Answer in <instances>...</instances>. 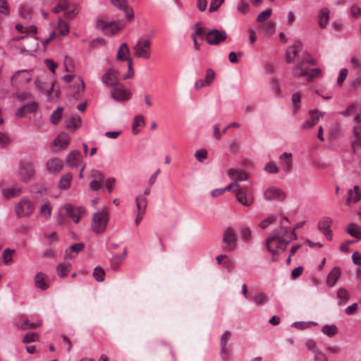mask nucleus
Here are the masks:
<instances>
[{"label":"nucleus","mask_w":361,"mask_h":361,"mask_svg":"<svg viewBox=\"0 0 361 361\" xmlns=\"http://www.w3.org/2000/svg\"><path fill=\"white\" fill-rule=\"evenodd\" d=\"M347 232L353 237L361 239V226L351 223L348 225Z\"/></svg>","instance_id":"38"},{"label":"nucleus","mask_w":361,"mask_h":361,"mask_svg":"<svg viewBox=\"0 0 361 361\" xmlns=\"http://www.w3.org/2000/svg\"><path fill=\"white\" fill-rule=\"evenodd\" d=\"M250 10V5L246 0H240L237 5V11L243 15L246 14Z\"/></svg>","instance_id":"48"},{"label":"nucleus","mask_w":361,"mask_h":361,"mask_svg":"<svg viewBox=\"0 0 361 361\" xmlns=\"http://www.w3.org/2000/svg\"><path fill=\"white\" fill-rule=\"evenodd\" d=\"M81 159V154L78 150H73L68 154L66 161V164L71 167L77 166Z\"/></svg>","instance_id":"28"},{"label":"nucleus","mask_w":361,"mask_h":361,"mask_svg":"<svg viewBox=\"0 0 361 361\" xmlns=\"http://www.w3.org/2000/svg\"><path fill=\"white\" fill-rule=\"evenodd\" d=\"M62 80L69 84L68 92L75 99L81 97L84 92L85 85L83 80L75 75H66Z\"/></svg>","instance_id":"4"},{"label":"nucleus","mask_w":361,"mask_h":361,"mask_svg":"<svg viewBox=\"0 0 361 361\" xmlns=\"http://www.w3.org/2000/svg\"><path fill=\"white\" fill-rule=\"evenodd\" d=\"M300 99H301V96L299 92H295L292 95L293 109L294 113H297L300 107Z\"/></svg>","instance_id":"51"},{"label":"nucleus","mask_w":361,"mask_h":361,"mask_svg":"<svg viewBox=\"0 0 361 361\" xmlns=\"http://www.w3.org/2000/svg\"><path fill=\"white\" fill-rule=\"evenodd\" d=\"M331 220L329 218H325L320 221L318 224V228L322 231H326L330 228Z\"/></svg>","instance_id":"57"},{"label":"nucleus","mask_w":361,"mask_h":361,"mask_svg":"<svg viewBox=\"0 0 361 361\" xmlns=\"http://www.w3.org/2000/svg\"><path fill=\"white\" fill-rule=\"evenodd\" d=\"M109 218V208L106 206H103L100 210L94 212L92 216V232L103 233L106 229Z\"/></svg>","instance_id":"3"},{"label":"nucleus","mask_w":361,"mask_h":361,"mask_svg":"<svg viewBox=\"0 0 361 361\" xmlns=\"http://www.w3.org/2000/svg\"><path fill=\"white\" fill-rule=\"evenodd\" d=\"M68 6V2L66 0H61L58 4L53 8V12L55 13H60L61 11H63L65 12V10Z\"/></svg>","instance_id":"55"},{"label":"nucleus","mask_w":361,"mask_h":361,"mask_svg":"<svg viewBox=\"0 0 361 361\" xmlns=\"http://www.w3.org/2000/svg\"><path fill=\"white\" fill-rule=\"evenodd\" d=\"M35 84L41 92L46 93L49 101L55 102L59 99L60 91L54 89V83L42 82L39 80H35Z\"/></svg>","instance_id":"10"},{"label":"nucleus","mask_w":361,"mask_h":361,"mask_svg":"<svg viewBox=\"0 0 361 361\" xmlns=\"http://www.w3.org/2000/svg\"><path fill=\"white\" fill-rule=\"evenodd\" d=\"M130 54V49L126 43H123L120 45L116 59L118 61H126L127 57L129 56Z\"/></svg>","instance_id":"34"},{"label":"nucleus","mask_w":361,"mask_h":361,"mask_svg":"<svg viewBox=\"0 0 361 361\" xmlns=\"http://www.w3.org/2000/svg\"><path fill=\"white\" fill-rule=\"evenodd\" d=\"M223 242L226 246L224 247L225 251H233L237 247L238 237L235 230L231 227H228L223 234Z\"/></svg>","instance_id":"11"},{"label":"nucleus","mask_w":361,"mask_h":361,"mask_svg":"<svg viewBox=\"0 0 361 361\" xmlns=\"http://www.w3.org/2000/svg\"><path fill=\"white\" fill-rule=\"evenodd\" d=\"M63 166V161L57 157L50 158L46 162V169L51 174L59 173Z\"/></svg>","instance_id":"19"},{"label":"nucleus","mask_w":361,"mask_h":361,"mask_svg":"<svg viewBox=\"0 0 361 361\" xmlns=\"http://www.w3.org/2000/svg\"><path fill=\"white\" fill-rule=\"evenodd\" d=\"M214 78H215L214 71L211 68H208L206 71L205 79L204 80L206 83V85H208V86L212 84V82H213Z\"/></svg>","instance_id":"60"},{"label":"nucleus","mask_w":361,"mask_h":361,"mask_svg":"<svg viewBox=\"0 0 361 361\" xmlns=\"http://www.w3.org/2000/svg\"><path fill=\"white\" fill-rule=\"evenodd\" d=\"M62 212H64L65 214L73 219L75 223H78L82 216V214L84 213V210L80 207H75L71 204H66L60 209V213L58 215V220L60 224L64 223V217L63 216Z\"/></svg>","instance_id":"7"},{"label":"nucleus","mask_w":361,"mask_h":361,"mask_svg":"<svg viewBox=\"0 0 361 361\" xmlns=\"http://www.w3.org/2000/svg\"><path fill=\"white\" fill-rule=\"evenodd\" d=\"M126 255V252L124 251L123 255H117L112 257L111 260V267L113 269H116L121 264Z\"/></svg>","instance_id":"45"},{"label":"nucleus","mask_w":361,"mask_h":361,"mask_svg":"<svg viewBox=\"0 0 361 361\" xmlns=\"http://www.w3.org/2000/svg\"><path fill=\"white\" fill-rule=\"evenodd\" d=\"M227 38V34L224 30L212 29L206 35V40L211 45H217Z\"/></svg>","instance_id":"15"},{"label":"nucleus","mask_w":361,"mask_h":361,"mask_svg":"<svg viewBox=\"0 0 361 361\" xmlns=\"http://www.w3.org/2000/svg\"><path fill=\"white\" fill-rule=\"evenodd\" d=\"M318 20L320 27H326L329 21V11L328 8H323L319 11Z\"/></svg>","instance_id":"33"},{"label":"nucleus","mask_w":361,"mask_h":361,"mask_svg":"<svg viewBox=\"0 0 361 361\" xmlns=\"http://www.w3.org/2000/svg\"><path fill=\"white\" fill-rule=\"evenodd\" d=\"M322 331L324 334L332 337L338 333V328L336 325H325L322 327Z\"/></svg>","instance_id":"43"},{"label":"nucleus","mask_w":361,"mask_h":361,"mask_svg":"<svg viewBox=\"0 0 361 361\" xmlns=\"http://www.w3.org/2000/svg\"><path fill=\"white\" fill-rule=\"evenodd\" d=\"M341 274L340 268L338 267H334L327 276L326 284L329 287L334 286L337 281L339 279Z\"/></svg>","instance_id":"29"},{"label":"nucleus","mask_w":361,"mask_h":361,"mask_svg":"<svg viewBox=\"0 0 361 361\" xmlns=\"http://www.w3.org/2000/svg\"><path fill=\"white\" fill-rule=\"evenodd\" d=\"M264 195L268 200H283L286 197L285 193L281 189L275 187L267 189Z\"/></svg>","instance_id":"24"},{"label":"nucleus","mask_w":361,"mask_h":361,"mask_svg":"<svg viewBox=\"0 0 361 361\" xmlns=\"http://www.w3.org/2000/svg\"><path fill=\"white\" fill-rule=\"evenodd\" d=\"M58 30L61 35H66L69 32L68 24L61 18L58 20Z\"/></svg>","instance_id":"47"},{"label":"nucleus","mask_w":361,"mask_h":361,"mask_svg":"<svg viewBox=\"0 0 361 361\" xmlns=\"http://www.w3.org/2000/svg\"><path fill=\"white\" fill-rule=\"evenodd\" d=\"M310 118V120L304 122L302 125V128L304 130L313 128L321 118L324 116V113L319 112L317 109H313L309 112Z\"/></svg>","instance_id":"21"},{"label":"nucleus","mask_w":361,"mask_h":361,"mask_svg":"<svg viewBox=\"0 0 361 361\" xmlns=\"http://www.w3.org/2000/svg\"><path fill=\"white\" fill-rule=\"evenodd\" d=\"M113 6L119 10L123 11L126 17L128 20L134 18V12L132 8L127 5V0H111Z\"/></svg>","instance_id":"23"},{"label":"nucleus","mask_w":361,"mask_h":361,"mask_svg":"<svg viewBox=\"0 0 361 361\" xmlns=\"http://www.w3.org/2000/svg\"><path fill=\"white\" fill-rule=\"evenodd\" d=\"M145 125V121L142 115H137L133 118V122L132 124L133 133L134 134H137L140 132V130L137 129L138 127H142Z\"/></svg>","instance_id":"37"},{"label":"nucleus","mask_w":361,"mask_h":361,"mask_svg":"<svg viewBox=\"0 0 361 361\" xmlns=\"http://www.w3.org/2000/svg\"><path fill=\"white\" fill-rule=\"evenodd\" d=\"M73 179V176L71 173H68L61 176L59 182V188L61 190L68 189Z\"/></svg>","instance_id":"36"},{"label":"nucleus","mask_w":361,"mask_h":361,"mask_svg":"<svg viewBox=\"0 0 361 361\" xmlns=\"http://www.w3.org/2000/svg\"><path fill=\"white\" fill-rule=\"evenodd\" d=\"M314 65L315 62L314 60H309V54L307 52L304 53L302 60L298 65L294 66L293 69V75L294 77H302L307 75V64Z\"/></svg>","instance_id":"14"},{"label":"nucleus","mask_w":361,"mask_h":361,"mask_svg":"<svg viewBox=\"0 0 361 361\" xmlns=\"http://www.w3.org/2000/svg\"><path fill=\"white\" fill-rule=\"evenodd\" d=\"M225 0H211L209 5V12L212 13L219 9Z\"/></svg>","instance_id":"62"},{"label":"nucleus","mask_w":361,"mask_h":361,"mask_svg":"<svg viewBox=\"0 0 361 361\" xmlns=\"http://www.w3.org/2000/svg\"><path fill=\"white\" fill-rule=\"evenodd\" d=\"M136 208L137 214L135 220V224L136 226H138L145 214L147 208V202L144 197H140L136 200Z\"/></svg>","instance_id":"26"},{"label":"nucleus","mask_w":361,"mask_h":361,"mask_svg":"<svg viewBox=\"0 0 361 361\" xmlns=\"http://www.w3.org/2000/svg\"><path fill=\"white\" fill-rule=\"evenodd\" d=\"M229 191L235 192L237 201L245 207H250L254 202L253 198L248 194L247 188H239Z\"/></svg>","instance_id":"16"},{"label":"nucleus","mask_w":361,"mask_h":361,"mask_svg":"<svg viewBox=\"0 0 361 361\" xmlns=\"http://www.w3.org/2000/svg\"><path fill=\"white\" fill-rule=\"evenodd\" d=\"M78 13V10L75 5H70L68 4V7L65 10L64 16L68 18H73L77 13Z\"/></svg>","instance_id":"49"},{"label":"nucleus","mask_w":361,"mask_h":361,"mask_svg":"<svg viewBox=\"0 0 361 361\" xmlns=\"http://www.w3.org/2000/svg\"><path fill=\"white\" fill-rule=\"evenodd\" d=\"M102 80L105 85L112 87L120 82L119 74L114 70H109L102 75Z\"/></svg>","instance_id":"22"},{"label":"nucleus","mask_w":361,"mask_h":361,"mask_svg":"<svg viewBox=\"0 0 361 361\" xmlns=\"http://www.w3.org/2000/svg\"><path fill=\"white\" fill-rule=\"evenodd\" d=\"M254 302L257 305H263L267 302V296L262 293H258L255 295Z\"/></svg>","instance_id":"56"},{"label":"nucleus","mask_w":361,"mask_h":361,"mask_svg":"<svg viewBox=\"0 0 361 361\" xmlns=\"http://www.w3.org/2000/svg\"><path fill=\"white\" fill-rule=\"evenodd\" d=\"M126 61L128 63V72L123 76V80L131 78L134 75V71L133 69V59L130 57H127Z\"/></svg>","instance_id":"61"},{"label":"nucleus","mask_w":361,"mask_h":361,"mask_svg":"<svg viewBox=\"0 0 361 361\" xmlns=\"http://www.w3.org/2000/svg\"><path fill=\"white\" fill-rule=\"evenodd\" d=\"M361 200V193L360 192V188L357 185H355L353 189L348 190V197L347 199V204H349L350 202L356 203Z\"/></svg>","instance_id":"31"},{"label":"nucleus","mask_w":361,"mask_h":361,"mask_svg":"<svg viewBox=\"0 0 361 361\" xmlns=\"http://www.w3.org/2000/svg\"><path fill=\"white\" fill-rule=\"evenodd\" d=\"M104 188V175L98 170H92V190L98 191Z\"/></svg>","instance_id":"18"},{"label":"nucleus","mask_w":361,"mask_h":361,"mask_svg":"<svg viewBox=\"0 0 361 361\" xmlns=\"http://www.w3.org/2000/svg\"><path fill=\"white\" fill-rule=\"evenodd\" d=\"M305 345L309 351L312 352L313 354L316 353L317 351L320 350L315 343V341L312 339H308L305 341Z\"/></svg>","instance_id":"53"},{"label":"nucleus","mask_w":361,"mask_h":361,"mask_svg":"<svg viewBox=\"0 0 361 361\" xmlns=\"http://www.w3.org/2000/svg\"><path fill=\"white\" fill-rule=\"evenodd\" d=\"M321 75H322V72L319 68H313L310 71V73L307 72V80L308 81H310L314 78L321 76Z\"/></svg>","instance_id":"64"},{"label":"nucleus","mask_w":361,"mask_h":361,"mask_svg":"<svg viewBox=\"0 0 361 361\" xmlns=\"http://www.w3.org/2000/svg\"><path fill=\"white\" fill-rule=\"evenodd\" d=\"M71 264L70 262L64 261L63 262L59 263L56 267V272L59 276H66L71 270Z\"/></svg>","instance_id":"35"},{"label":"nucleus","mask_w":361,"mask_h":361,"mask_svg":"<svg viewBox=\"0 0 361 361\" xmlns=\"http://www.w3.org/2000/svg\"><path fill=\"white\" fill-rule=\"evenodd\" d=\"M70 143L68 135L64 132L61 133L53 141L52 152L56 153L68 147Z\"/></svg>","instance_id":"17"},{"label":"nucleus","mask_w":361,"mask_h":361,"mask_svg":"<svg viewBox=\"0 0 361 361\" xmlns=\"http://www.w3.org/2000/svg\"><path fill=\"white\" fill-rule=\"evenodd\" d=\"M337 298L341 300V302H345L349 300V293L344 288H340L337 292Z\"/></svg>","instance_id":"52"},{"label":"nucleus","mask_w":361,"mask_h":361,"mask_svg":"<svg viewBox=\"0 0 361 361\" xmlns=\"http://www.w3.org/2000/svg\"><path fill=\"white\" fill-rule=\"evenodd\" d=\"M63 109L62 107H58L56 110H54L51 116H50V121L54 124L56 125L60 121L61 117H62V113H63Z\"/></svg>","instance_id":"42"},{"label":"nucleus","mask_w":361,"mask_h":361,"mask_svg":"<svg viewBox=\"0 0 361 361\" xmlns=\"http://www.w3.org/2000/svg\"><path fill=\"white\" fill-rule=\"evenodd\" d=\"M353 135L355 140L352 143L353 147H361V127L355 126L353 128Z\"/></svg>","instance_id":"40"},{"label":"nucleus","mask_w":361,"mask_h":361,"mask_svg":"<svg viewBox=\"0 0 361 361\" xmlns=\"http://www.w3.org/2000/svg\"><path fill=\"white\" fill-rule=\"evenodd\" d=\"M14 252H15L14 250H11L9 248H6V250H4V251L3 252V254H2V257H3L4 263L5 264H8L13 262L12 256H13Z\"/></svg>","instance_id":"50"},{"label":"nucleus","mask_w":361,"mask_h":361,"mask_svg":"<svg viewBox=\"0 0 361 361\" xmlns=\"http://www.w3.org/2000/svg\"><path fill=\"white\" fill-rule=\"evenodd\" d=\"M280 224L281 226L274 229L267 239V249L272 254L285 251L290 242L297 239L295 229L283 226L282 221Z\"/></svg>","instance_id":"1"},{"label":"nucleus","mask_w":361,"mask_h":361,"mask_svg":"<svg viewBox=\"0 0 361 361\" xmlns=\"http://www.w3.org/2000/svg\"><path fill=\"white\" fill-rule=\"evenodd\" d=\"M302 43L300 41H297L293 46L289 47L287 49L286 54V60L287 63H292L295 62V59L298 56L299 52L302 49Z\"/></svg>","instance_id":"20"},{"label":"nucleus","mask_w":361,"mask_h":361,"mask_svg":"<svg viewBox=\"0 0 361 361\" xmlns=\"http://www.w3.org/2000/svg\"><path fill=\"white\" fill-rule=\"evenodd\" d=\"M16 98L20 102H24L26 100H32L33 96L31 93L25 92L16 94Z\"/></svg>","instance_id":"63"},{"label":"nucleus","mask_w":361,"mask_h":361,"mask_svg":"<svg viewBox=\"0 0 361 361\" xmlns=\"http://www.w3.org/2000/svg\"><path fill=\"white\" fill-rule=\"evenodd\" d=\"M116 178H109L106 180H104V186L108 191V192H111L116 185Z\"/></svg>","instance_id":"58"},{"label":"nucleus","mask_w":361,"mask_h":361,"mask_svg":"<svg viewBox=\"0 0 361 361\" xmlns=\"http://www.w3.org/2000/svg\"><path fill=\"white\" fill-rule=\"evenodd\" d=\"M271 9L267 8V10L262 11L259 14L257 18V21L259 23L264 22L267 18H269L271 15Z\"/></svg>","instance_id":"59"},{"label":"nucleus","mask_w":361,"mask_h":361,"mask_svg":"<svg viewBox=\"0 0 361 361\" xmlns=\"http://www.w3.org/2000/svg\"><path fill=\"white\" fill-rule=\"evenodd\" d=\"M151 40L148 38L141 37L135 43L133 51L137 59L147 60L151 57Z\"/></svg>","instance_id":"5"},{"label":"nucleus","mask_w":361,"mask_h":361,"mask_svg":"<svg viewBox=\"0 0 361 361\" xmlns=\"http://www.w3.org/2000/svg\"><path fill=\"white\" fill-rule=\"evenodd\" d=\"M35 174L33 163L30 160H22L19 164L18 176L24 183H29Z\"/></svg>","instance_id":"8"},{"label":"nucleus","mask_w":361,"mask_h":361,"mask_svg":"<svg viewBox=\"0 0 361 361\" xmlns=\"http://www.w3.org/2000/svg\"><path fill=\"white\" fill-rule=\"evenodd\" d=\"M353 135L355 140L352 143L353 147H361V127L355 126L353 128Z\"/></svg>","instance_id":"41"},{"label":"nucleus","mask_w":361,"mask_h":361,"mask_svg":"<svg viewBox=\"0 0 361 361\" xmlns=\"http://www.w3.org/2000/svg\"><path fill=\"white\" fill-rule=\"evenodd\" d=\"M110 94L114 100L120 103L126 102L132 97L131 91L121 82L111 88Z\"/></svg>","instance_id":"6"},{"label":"nucleus","mask_w":361,"mask_h":361,"mask_svg":"<svg viewBox=\"0 0 361 361\" xmlns=\"http://www.w3.org/2000/svg\"><path fill=\"white\" fill-rule=\"evenodd\" d=\"M22 192V190L18 188H6L3 190V195L6 198H11L19 196Z\"/></svg>","instance_id":"39"},{"label":"nucleus","mask_w":361,"mask_h":361,"mask_svg":"<svg viewBox=\"0 0 361 361\" xmlns=\"http://www.w3.org/2000/svg\"><path fill=\"white\" fill-rule=\"evenodd\" d=\"M34 209L33 202L27 197H23L15 206V212L18 218L30 216Z\"/></svg>","instance_id":"9"},{"label":"nucleus","mask_w":361,"mask_h":361,"mask_svg":"<svg viewBox=\"0 0 361 361\" xmlns=\"http://www.w3.org/2000/svg\"><path fill=\"white\" fill-rule=\"evenodd\" d=\"M32 80V75L28 70H20L15 72L11 79V83L13 87H20Z\"/></svg>","instance_id":"13"},{"label":"nucleus","mask_w":361,"mask_h":361,"mask_svg":"<svg viewBox=\"0 0 361 361\" xmlns=\"http://www.w3.org/2000/svg\"><path fill=\"white\" fill-rule=\"evenodd\" d=\"M292 154L288 152H283L279 157L280 164L281 165L283 171L288 173L292 171L293 159Z\"/></svg>","instance_id":"27"},{"label":"nucleus","mask_w":361,"mask_h":361,"mask_svg":"<svg viewBox=\"0 0 361 361\" xmlns=\"http://www.w3.org/2000/svg\"><path fill=\"white\" fill-rule=\"evenodd\" d=\"M35 285L41 290H47L49 288L47 277L42 272L37 273L35 276Z\"/></svg>","instance_id":"30"},{"label":"nucleus","mask_w":361,"mask_h":361,"mask_svg":"<svg viewBox=\"0 0 361 361\" xmlns=\"http://www.w3.org/2000/svg\"><path fill=\"white\" fill-rule=\"evenodd\" d=\"M93 276L98 282L103 281L105 279L104 269L100 266L96 267L94 269Z\"/></svg>","instance_id":"44"},{"label":"nucleus","mask_w":361,"mask_h":361,"mask_svg":"<svg viewBox=\"0 0 361 361\" xmlns=\"http://www.w3.org/2000/svg\"><path fill=\"white\" fill-rule=\"evenodd\" d=\"M51 205L47 202H45L39 209V213L42 216H43L45 219H49L51 214Z\"/></svg>","instance_id":"46"},{"label":"nucleus","mask_w":361,"mask_h":361,"mask_svg":"<svg viewBox=\"0 0 361 361\" xmlns=\"http://www.w3.org/2000/svg\"><path fill=\"white\" fill-rule=\"evenodd\" d=\"M81 125L80 117L78 116H72L66 121V128L71 131H75Z\"/></svg>","instance_id":"32"},{"label":"nucleus","mask_w":361,"mask_h":361,"mask_svg":"<svg viewBox=\"0 0 361 361\" xmlns=\"http://www.w3.org/2000/svg\"><path fill=\"white\" fill-rule=\"evenodd\" d=\"M94 26L105 35H113L123 28L125 23L123 20L110 21L101 16L96 18Z\"/></svg>","instance_id":"2"},{"label":"nucleus","mask_w":361,"mask_h":361,"mask_svg":"<svg viewBox=\"0 0 361 361\" xmlns=\"http://www.w3.org/2000/svg\"><path fill=\"white\" fill-rule=\"evenodd\" d=\"M228 176L233 180L231 184L226 186V189H228V190H234L241 188L239 182L244 181L247 179V175L244 171L236 170L235 169H228Z\"/></svg>","instance_id":"12"},{"label":"nucleus","mask_w":361,"mask_h":361,"mask_svg":"<svg viewBox=\"0 0 361 361\" xmlns=\"http://www.w3.org/2000/svg\"><path fill=\"white\" fill-rule=\"evenodd\" d=\"M241 238L245 242H250L252 238V232L250 228L243 227L240 231Z\"/></svg>","instance_id":"54"},{"label":"nucleus","mask_w":361,"mask_h":361,"mask_svg":"<svg viewBox=\"0 0 361 361\" xmlns=\"http://www.w3.org/2000/svg\"><path fill=\"white\" fill-rule=\"evenodd\" d=\"M38 104L35 101L31 100L17 111L16 116L20 118L25 117L26 114L34 113L38 109Z\"/></svg>","instance_id":"25"}]
</instances>
